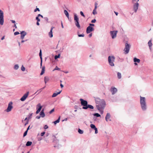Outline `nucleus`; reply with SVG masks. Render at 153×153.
Listing matches in <instances>:
<instances>
[{"instance_id": "obj_1", "label": "nucleus", "mask_w": 153, "mask_h": 153, "mask_svg": "<svg viewBox=\"0 0 153 153\" xmlns=\"http://www.w3.org/2000/svg\"><path fill=\"white\" fill-rule=\"evenodd\" d=\"M96 103L97 105V107L99 110L101 108H103L106 105L105 102L104 100L100 99L99 98H97L96 99Z\"/></svg>"}, {"instance_id": "obj_50", "label": "nucleus", "mask_w": 153, "mask_h": 153, "mask_svg": "<svg viewBox=\"0 0 153 153\" xmlns=\"http://www.w3.org/2000/svg\"><path fill=\"white\" fill-rule=\"evenodd\" d=\"M96 22V20L95 19H94L91 20V23H95Z\"/></svg>"}, {"instance_id": "obj_3", "label": "nucleus", "mask_w": 153, "mask_h": 153, "mask_svg": "<svg viewBox=\"0 0 153 153\" xmlns=\"http://www.w3.org/2000/svg\"><path fill=\"white\" fill-rule=\"evenodd\" d=\"M115 58L114 56H109L108 58V61L109 65L111 66H114Z\"/></svg>"}, {"instance_id": "obj_37", "label": "nucleus", "mask_w": 153, "mask_h": 153, "mask_svg": "<svg viewBox=\"0 0 153 153\" xmlns=\"http://www.w3.org/2000/svg\"><path fill=\"white\" fill-rule=\"evenodd\" d=\"M92 13L94 15H95L97 14V12L96 11V10H95V9H94L93 10Z\"/></svg>"}, {"instance_id": "obj_18", "label": "nucleus", "mask_w": 153, "mask_h": 153, "mask_svg": "<svg viewBox=\"0 0 153 153\" xmlns=\"http://www.w3.org/2000/svg\"><path fill=\"white\" fill-rule=\"evenodd\" d=\"M111 117V115L109 113L107 114L106 116L105 117V119L106 121H108V120H109Z\"/></svg>"}, {"instance_id": "obj_30", "label": "nucleus", "mask_w": 153, "mask_h": 153, "mask_svg": "<svg viewBox=\"0 0 153 153\" xmlns=\"http://www.w3.org/2000/svg\"><path fill=\"white\" fill-rule=\"evenodd\" d=\"M117 77L119 79H120L121 78V74L120 72L117 73Z\"/></svg>"}, {"instance_id": "obj_19", "label": "nucleus", "mask_w": 153, "mask_h": 153, "mask_svg": "<svg viewBox=\"0 0 153 153\" xmlns=\"http://www.w3.org/2000/svg\"><path fill=\"white\" fill-rule=\"evenodd\" d=\"M39 56L40 59H41V63H40L41 66H42V50L41 49H40V52L39 53Z\"/></svg>"}, {"instance_id": "obj_20", "label": "nucleus", "mask_w": 153, "mask_h": 153, "mask_svg": "<svg viewBox=\"0 0 153 153\" xmlns=\"http://www.w3.org/2000/svg\"><path fill=\"white\" fill-rule=\"evenodd\" d=\"M61 92V91H59V92L57 93H54L52 95V97H56L58 94H59Z\"/></svg>"}, {"instance_id": "obj_44", "label": "nucleus", "mask_w": 153, "mask_h": 153, "mask_svg": "<svg viewBox=\"0 0 153 153\" xmlns=\"http://www.w3.org/2000/svg\"><path fill=\"white\" fill-rule=\"evenodd\" d=\"M60 70V68H58L57 66H56L55 68L54 69V70Z\"/></svg>"}, {"instance_id": "obj_60", "label": "nucleus", "mask_w": 153, "mask_h": 153, "mask_svg": "<svg viewBox=\"0 0 153 153\" xmlns=\"http://www.w3.org/2000/svg\"><path fill=\"white\" fill-rule=\"evenodd\" d=\"M11 22H12V23H15V21H14V20H11Z\"/></svg>"}, {"instance_id": "obj_6", "label": "nucleus", "mask_w": 153, "mask_h": 153, "mask_svg": "<svg viewBox=\"0 0 153 153\" xmlns=\"http://www.w3.org/2000/svg\"><path fill=\"white\" fill-rule=\"evenodd\" d=\"M4 22V13L2 10H0V24L1 25H3Z\"/></svg>"}, {"instance_id": "obj_38", "label": "nucleus", "mask_w": 153, "mask_h": 153, "mask_svg": "<svg viewBox=\"0 0 153 153\" xmlns=\"http://www.w3.org/2000/svg\"><path fill=\"white\" fill-rule=\"evenodd\" d=\"M32 114H33V113H31V114H29V115H28V120L31 119V118L32 117Z\"/></svg>"}, {"instance_id": "obj_43", "label": "nucleus", "mask_w": 153, "mask_h": 153, "mask_svg": "<svg viewBox=\"0 0 153 153\" xmlns=\"http://www.w3.org/2000/svg\"><path fill=\"white\" fill-rule=\"evenodd\" d=\"M95 130V133L96 134L98 133V130L97 128H96L95 129H94Z\"/></svg>"}, {"instance_id": "obj_23", "label": "nucleus", "mask_w": 153, "mask_h": 153, "mask_svg": "<svg viewBox=\"0 0 153 153\" xmlns=\"http://www.w3.org/2000/svg\"><path fill=\"white\" fill-rule=\"evenodd\" d=\"M49 78L48 76H45L44 78V81L45 84H46L47 82L49 81Z\"/></svg>"}, {"instance_id": "obj_61", "label": "nucleus", "mask_w": 153, "mask_h": 153, "mask_svg": "<svg viewBox=\"0 0 153 153\" xmlns=\"http://www.w3.org/2000/svg\"><path fill=\"white\" fill-rule=\"evenodd\" d=\"M60 85L62 88L63 87V85L62 84H61Z\"/></svg>"}, {"instance_id": "obj_17", "label": "nucleus", "mask_w": 153, "mask_h": 153, "mask_svg": "<svg viewBox=\"0 0 153 153\" xmlns=\"http://www.w3.org/2000/svg\"><path fill=\"white\" fill-rule=\"evenodd\" d=\"M88 108L91 109H93L94 108V107L92 105H88L87 106L82 107V108L84 109H86Z\"/></svg>"}, {"instance_id": "obj_14", "label": "nucleus", "mask_w": 153, "mask_h": 153, "mask_svg": "<svg viewBox=\"0 0 153 153\" xmlns=\"http://www.w3.org/2000/svg\"><path fill=\"white\" fill-rule=\"evenodd\" d=\"M20 38L21 39H24L25 36L27 34V33L25 31H22L20 33Z\"/></svg>"}, {"instance_id": "obj_34", "label": "nucleus", "mask_w": 153, "mask_h": 153, "mask_svg": "<svg viewBox=\"0 0 153 153\" xmlns=\"http://www.w3.org/2000/svg\"><path fill=\"white\" fill-rule=\"evenodd\" d=\"M78 132L80 134H82L83 133V131L79 128L78 129Z\"/></svg>"}, {"instance_id": "obj_25", "label": "nucleus", "mask_w": 153, "mask_h": 153, "mask_svg": "<svg viewBox=\"0 0 153 153\" xmlns=\"http://www.w3.org/2000/svg\"><path fill=\"white\" fill-rule=\"evenodd\" d=\"M64 13L65 14V15L68 18H69V13H68V11L66 10H65L64 11Z\"/></svg>"}, {"instance_id": "obj_55", "label": "nucleus", "mask_w": 153, "mask_h": 153, "mask_svg": "<svg viewBox=\"0 0 153 153\" xmlns=\"http://www.w3.org/2000/svg\"><path fill=\"white\" fill-rule=\"evenodd\" d=\"M27 40H22L21 42V43H23L25 42H26V41H27Z\"/></svg>"}, {"instance_id": "obj_28", "label": "nucleus", "mask_w": 153, "mask_h": 153, "mask_svg": "<svg viewBox=\"0 0 153 153\" xmlns=\"http://www.w3.org/2000/svg\"><path fill=\"white\" fill-rule=\"evenodd\" d=\"M32 144V142L30 141H27L26 144L27 146H30Z\"/></svg>"}, {"instance_id": "obj_12", "label": "nucleus", "mask_w": 153, "mask_h": 153, "mask_svg": "<svg viewBox=\"0 0 153 153\" xmlns=\"http://www.w3.org/2000/svg\"><path fill=\"white\" fill-rule=\"evenodd\" d=\"M94 30V28L93 27L90 26H88L86 29V33H89Z\"/></svg>"}, {"instance_id": "obj_62", "label": "nucleus", "mask_w": 153, "mask_h": 153, "mask_svg": "<svg viewBox=\"0 0 153 153\" xmlns=\"http://www.w3.org/2000/svg\"><path fill=\"white\" fill-rule=\"evenodd\" d=\"M39 22H38L37 21V22H36V25H39Z\"/></svg>"}, {"instance_id": "obj_11", "label": "nucleus", "mask_w": 153, "mask_h": 153, "mask_svg": "<svg viewBox=\"0 0 153 153\" xmlns=\"http://www.w3.org/2000/svg\"><path fill=\"white\" fill-rule=\"evenodd\" d=\"M139 3H136L134 4L133 5V10L136 13L139 7Z\"/></svg>"}, {"instance_id": "obj_26", "label": "nucleus", "mask_w": 153, "mask_h": 153, "mask_svg": "<svg viewBox=\"0 0 153 153\" xmlns=\"http://www.w3.org/2000/svg\"><path fill=\"white\" fill-rule=\"evenodd\" d=\"M134 62H137L139 63L140 62V60L139 59L135 58L134 59Z\"/></svg>"}, {"instance_id": "obj_40", "label": "nucleus", "mask_w": 153, "mask_h": 153, "mask_svg": "<svg viewBox=\"0 0 153 153\" xmlns=\"http://www.w3.org/2000/svg\"><path fill=\"white\" fill-rule=\"evenodd\" d=\"M27 130H26L24 133V134H23V136L24 137H25V136H26V135L27 134Z\"/></svg>"}, {"instance_id": "obj_46", "label": "nucleus", "mask_w": 153, "mask_h": 153, "mask_svg": "<svg viewBox=\"0 0 153 153\" xmlns=\"http://www.w3.org/2000/svg\"><path fill=\"white\" fill-rule=\"evenodd\" d=\"M79 37H84V35L83 34H79L78 35Z\"/></svg>"}, {"instance_id": "obj_5", "label": "nucleus", "mask_w": 153, "mask_h": 153, "mask_svg": "<svg viewBox=\"0 0 153 153\" xmlns=\"http://www.w3.org/2000/svg\"><path fill=\"white\" fill-rule=\"evenodd\" d=\"M130 45L127 42H126L125 44V48L124 49V53L125 54L128 53L129 52Z\"/></svg>"}, {"instance_id": "obj_2", "label": "nucleus", "mask_w": 153, "mask_h": 153, "mask_svg": "<svg viewBox=\"0 0 153 153\" xmlns=\"http://www.w3.org/2000/svg\"><path fill=\"white\" fill-rule=\"evenodd\" d=\"M140 103L142 110L143 111H146L147 107L145 97L140 96Z\"/></svg>"}, {"instance_id": "obj_7", "label": "nucleus", "mask_w": 153, "mask_h": 153, "mask_svg": "<svg viewBox=\"0 0 153 153\" xmlns=\"http://www.w3.org/2000/svg\"><path fill=\"white\" fill-rule=\"evenodd\" d=\"M13 108V102L11 101L10 102L8 103V107L6 110V111L7 112H9Z\"/></svg>"}, {"instance_id": "obj_4", "label": "nucleus", "mask_w": 153, "mask_h": 153, "mask_svg": "<svg viewBox=\"0 0 153 153\" xmlns=\"http://www.w3.org/2000/svg\"><path fill=\"white\" fill-rule=\"evenodd\" d=\"M74 19L75 21V24L76 26L79 29L80 28V26L79 24V19L76 13L74 14Z\"/></svg>"}, {"instance_id": "obj_42", "label": "nucleus", "mask_w": 153, "mask_h": 153, "mask_svg": "<svg viewBox=\"0 0 153 153\" xmlns=\"http://www.w3.org/2000/svg\"><path fill=\"white\" fill-rule=\"evenodd\" d=\"M36 19L37 20V21L38 22H40V19L39 18V17L37 16L36 17Z\"/></svg>"}, {"instance_id": "obj_35", "label": "nucleus", "mask_w": 153, "mask_h": 153, "mask_svg": "<svg viewBox=\"0 0 153 153\" xmlns=\"http://www.w3.org/2000/svg\"><path fill=\"white\" fill-rule=\"evenodd\" d=\"M60 54H59L58 55H56L54 57V58L55 59H56L60 57Z\"/></svg>"}, {"instance_id": "obj_32", "label": "nucleus", "mask_w": 153, "mask_h": 153, "mask_svg": "<svg viewBox=\"0 0 153 153\" xmlns=\"http://www.w3.org/2000/svg\"><path fill=\"white\" fill-rule=\"evenodd\" d=\"M94 115L95 116L97 117H100V115L98 113H96L94 114Z\"/></svg>"}, {"instance_id": "obj_53", "label": "nucleus", "mask_w": 153, "mask_h": 153, "mask_svg": "<svg viewBox=\"0 0 153 153\" xmlns=\"http://www.w3.org/2000/svg\"><path fill=\"white\" fill-rule=\"evenodd\" d=\"M94 26V24H91V23H90L89 24V26Z\"/></svg>"}, {"instance_id": "obj_51", "label": "nucleus", "mask_w": 153, "mask_h": 153, "mask_svg": "<svg viewBox=\"0 0 153 153\" xmlns=\"http://www.w3.org/2000/svg\"><path fill=\"white\" fill-rule=\"evenodd\" d=\"M44 19H45V20L46 21H47V22H48V18L47 17H44Z\"/></svg>"}, {"instance_id": "obj_21", "label": "nucleus", "mask_w": 153, "mask_h": 153, "mask_svg": "<svg viewBox=\"0 0 153 153\" xmlns=\"http://www.w3.org/2000/svg\"><path fill=\"white\" fill-rule=\"evenodd\" d=\"M40 115L42 117H45V114L44 113V110H42L40 113Z\"/></svg>"}, {"instance_id": "obj_13", "label": "nucleus", "mask_w": 153, "mask_h": 153, "mask_svg": "<svg viewBox=\"0 0 153 153\" xmlns=\"http://www.w3.org/2000/svg\"><path fill=\"white\" fill-rule=\"evenodd\" d=\"M42 107L40 103H39L37 104L36 108L37 110L36 112V114H38L39 112L42 108Z\"/></svg>"}, {"instance_id": "obj_54", "label": "nucleus", "mask_w": 153, "mask_h": 153, "mask_svg": "<svg viewBox=\"0 0 153 153\" xmlns=\"http://www.w3.org/2000/svg\"><path fill=\"white\" fill-rule=\"evenodd\" d=\"M61 26H62V28H64V26H63V23H62V21L61 22Z\"/></svg>"}, {"instance_id": "obj_64", "label": "nucleus", "mask_w": 153, "mask_h": 153, "mask_svg": "<svg viewBox=\"0 0 153 153\" xmlns=\"http://www.w3.org/2000/svg\"><path fill=\"white\" fill-rule=\"evenodd\" d=\"M97 6H95V8H94V9L96 10V9H97Z\"/></svg>"}, {"instance_id": "obj_36", "label": "nucleus", "mask_w": 153, "mask_h": 153, "mask_svg": "<svg viewBox=\"0 0 153 153\" xmlns=\"http://www.w3.org/2000/svg\"><path fill=\"white\" fill-rule=\"evenodd\" d=\"M139 0H132V3L133 4L136 3H138Z\"/></svg>"}, {"instance_id": "obj_24", "label": "nucleus", "mask_w": 153, "mask_h": 153, "mask_svg": "<svg viewBox=\"0 0 153 153\" xmlns=\"http://www.w3.org/2000/svg\"><path fill=\"white\" fill-rule=\"evenodd\" d=\"M45 71V67L44 66H43L42 67L41 72L40 73L41 75H43Z\"/></svg>"}, {"instance_id": "obj_22", "label": "nucleus", "mask_w": 153, "mask_h": 153, "mask_svg": "<svg viewBox=\"0 0 153 153\" xmlns=\"http://www.w3.org/2000/svg\"><path fill=\"white\" fill-rule=\"evenodd\" d=\"M148 44L149 48L151 50L152 48V40H150L148 42Z\"/></svg>"}, {"instance_id": "obj_48", "label": "nucleus", "mask_w": 153, "mask_h": 153, "mask_svg": "<svg viewBox=\"0 0 153 153\" xmlns=\"http://www.w3.org/2000/svg\"><path fill=\"white\" fill-rule=\"evenodd\" d=\"M45 134V132H42L41 134V135L42 136H43Z\"/></svg>"}, {"instance_id": "obj_41", "label": "nucleus", "mask_w": 153, "mask_h": 153, "mask_svg": "<svg viewBox=\"0 0 153 153\" xmlns=\"http://www.w3.org/2000/svg\"><path fill=\"white\" fill-rule=\"evenodd\" d=\"M37 11H40L39 9L38 8H36V9H35L34 10V12H36Z\"/></svg>"}, {"instance_id": "obj_52", "label": "nucleus", "mask_w": 153, "mask_h": 153, "mask_svg": "<svg viewBox=\"0 0 153 153\" xmlns=\"http://www.w3.org/2000/svg\"><path fill=\"white\" fill-rule=\"evenodd\" d=\"M38 16L39 17V16H41L42 18H43V16L42 15H41L40 14H39L38 15Z\"/></svg>"}, {"instance_id": "obj_39", "label": "nucleus", "mask_w": 153, "mask_h": 153, "mask_svg": "<svg viewBox=\"0 0 153 153\" xmlns=\"http://www.w3.org/2000/svg\"><path fill=\"white\" fill-rule=\"evenodd\" d=\"M80 14L82 16L84 17H85V16L82 11H81L80 12Z\"/></svg>"}, {"instance_id": "obj_29", "label": "nucleus", "mask_w": 153, "mask_h": 153, "mask_svg": "<svg viewBox=\"0 0 153 153\" xmlns=\"http://www.w3.org/2000/svg\"><path fill=\"white\" fill-rule=\"evenodd\" d=\"M90 127L91 128L94 129H95L96 128L95 125L92 124H91Z\"/></svg>"}, {"instance_id": "obj_9", "label": "nucleus", "mask_w": 153, "mask_h": 153, "mask_svg": "<svg viewBox=\"0 0 153 153\" xmlns=\"http://www.w3.org/2000/svg\"><path fill=\"white\" fill-rule=\"evenodd\" d=\"M80 100L81 101V105L83 106V107L87 106L88 105V102L87 101L84 100L82 99H80Z\"/></svg>"}, {"instance_id": "obj_47", "label": "nucleus", "mask_w": 153, "mask_h": 153, "mask_svg": "<svg viewBox=\"0 0 153 153\" xmlns=\"http://www.w3.org/2000/svg\"><path fill=\"white\" fill-rule=\"evenodd\" d=\"M44 128L45 129H47L48 128V127L47 125H45Z\"/></svg>"}, {"instance_id": "obj_15", "label": "nucleus", "mask_w": 153, "mask_h": 153, "mask_svg": "<svg viewBox=\"0 0 153 153\" xmlns=\"http://www.w3.org/2000/svg\"><path fill=\"white\" fill-rule=\"evenodd\" d=\"M54 27H52L51 28V30L50 31V32L49 33H48V35H49V36L50 37V38H52V37H53V32H52V31H53V29L54 28Z\"/></svg>"}, {"instance_id": "obj_27", "label": "nucleus", "mask_w": 153, "mask_h": 153, "mask_svg": "<svg viewBox=\"0 0 153 153\" xmlns=\"http://www.w3.org/2000/svg\"><path fill=\"white\" fill-rule=\"evenodd\" d=\"M60 119V117H59L58 119L56 121H54L53 122V123H54V124H56L57 123H59V122Z\"/></svg>"}, {"instance_id": "obj_56", "label": "nucleus", "mask_w": 153, "mask_h": 153, "mask_svg": "<svg viewBox=\"0 0 153 153\" xmlns=\"http://www.w3.org/2000/svg\"><path fill=\"white\" fill-rule=\"evenodd\" d=\"M45 87H43V88H41L39 90H40V92H41L42 91V90L44 89L45 88Z\"/></svg>"}, {"instance_id": "obj_45", "label": "nucleus", "mask_w": 153, "mask_h": 153, "mask_svg": "<svg viewBox=\"0 0 153 153\" xmlns=\"http://www.w3.org/2000/svg\"><path fill=\"white\" fill-rule=\"evenodd\" d=\"M54 108L53 109L49 112V113L50 114H51L54 111Z\"/></svg>"}, {"instance_id": "obj_59", "label": "nucleus", "mask_w": 153, "mask_h": 153, "mask_svg": "<svg viewBox=\"0 0 153 153\" xmlns=\"http://www.w3.org/2000/svg\"><path fill=\"white\" fill-rule=\"evenodd\" d=\"M40 117V116H37L36 117V118L37 119H39Z\"/></svg>"}, {"instance_id": "obj_58", "label": "nucleus", "mask_w": 153, "mask_h": 153, "mask_svg": "<svg viewBox=\"0 0 153 153\" xmlns=\"http://www.w3.org/2000/svg\"><path fill=\"white\" fill-rule=\"evenodd\" d=\"M92 36V33H91L89 35V37H91Z\"/></svg>"}, {"instance_id": "obj_16", "label": "nucleus", "mask_w": 153, "mask_h": 153, "mask_svg": "<svg viewBox=\"0 0 153 153\" xmlns=\"http://www.w3.org/2000/svg\"><path fill=\"white\" fill-rule=\"evenodd\" d=\"M111 91L112 92V94L113 95L117 91V89L115 88H111Z\"/></svg>"}, {"instance_id": "obj_10", "label": "nucleus", "mask_w": 153, "mask_h": 153, "mask_svg": "<svg viewBox=\"0 0 153 153\" xmlns=\"http://www.w3.org/2000/svg\"><path fill=\"white\" fill-rule=\"evenodd\" d=\"M29 94V92H27L21 98L20 100L22 101H24L26 98L27 97Z\"/></svg>"}, {"instance_id": "obj_57", "label": "nucleus", "mask_w": 153, "mask_h": 153, "mask_svg": "<svg viewBox=\"0 0 153 153\" xmlns=\"http://www.w3.org/2000/svg\"><path fill=\"white\" fill-rule=\"evenodd\" d=\"M100 111V113L101 114H102L103 112V110H100V109L99 110Z\"/></svg>"}, {"instance_id": "obj_33", "label": "nucleus", "mask_w": 153, "mask_h": 153, "mask_svg": "<svg viewBox=\"0 0 153 153\" xmlns=\"http://www.w3.org/2000/svg\"><path fill=\"white\" fill-rule=\"evenodd\" d=\"M21 70L22 71H25V68L22 65L21 67Z\"/></svg>"}, {"instance_id": "obj_31", "label": "nucleus", "mask_w": 153, "mask_h": 153, "mask_svg": "<svg viewBox=\"0 0 153 153\" xmlns=\"http://www.w3.org/2000/svg\"><path fill=\"white\" fill-rule=\"evenodd\" d=\"M19 68V66L18 65L16 64L15 65L14 67V68L15 70H17Z\"/></svg>"}, {"instance_id": "obj_8", "label": "nucleus", "mask_w": 153, "mask_h": 153, "mask_svg": "<svg viewBox=\"0 0 153 153\" xmlns=\"http://www.w3.org/2000/svg\"><path fill=\"white\" fill-rule=\"evenodd\" d=\"M117 32L118 31L117 30H114L110 31V33L112 39H114L116 37Z\"/></svg>"}, {"instance_id": "obj_63", "label": "nucleus", "mask_w": 153, "mask_h": 153, "mask_svg": "<svg viewBox=\"0 0 153 153\" xmlns=\"http://www.w3.org/2000/svg\"><path fill=\"white\" fill-rule=\"evenodd\" d=\"M97 5H98V4H97V3L95 2V4H94L95 6H97Z\"/></svg>"}, {"instance_id": "obj_49", "label": "nucleus", "mask_w": 153, "mask_h": 153, "mask_svg": "<svg viewBox=\"0 0 153 153\" xmlns=\"http://www.w3.org/2000/svg\"><path fill=\"white\" fill-rule=\"evenodd\" d=\"M19 34V32H16L14 33V35H16Z\"/></svg>"}]
</instances>
